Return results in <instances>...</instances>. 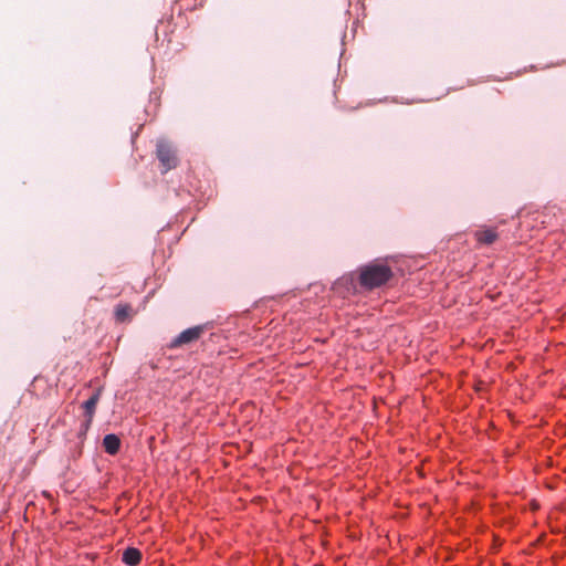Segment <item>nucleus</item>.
Listing matches in <instances>:
<instances>
[{"instance_id": "f257e3e1", "label": "nucleus", "mask_w": 566, "mask_h": 566, "mask_svg": "<svg viewBox=\"0 0 566 566\" xmlns=\"http://www.w3.org/2000/svg\"><path fill=\"white\" fill-rule=\"evenodd\" d=\"M358 274L360 286L369 291L385 285L394 275L386 263L378 261L360 266Z\"/></svg>"}, {"instance_id": "f03ea898", "label": "nucleus", "mask_w": 566, "mask_h": 566, "mask_svg": "<svg viewBox=\"0 0 566 566\" xmlns=\"http://www.w3.org/2000/svg\"><path fill=\"white\" fill-rule=\"evenodd\" d=\"M157 158L159 159L164 172L174 169L178 165V158L171 144L166 140H159L156 147Z\"/></svg>"}, {"instance_id": "7ed1b4c3", "label": "nucleus", "mask_w": 566, "mask_h": 566, "mask_svg": "<svg viewBox=\"0 0 566 566\" xmlns=\"http://www.w3.org/2000/svg\"><path fill=\"white\" fill-rule=\"evenodd\" d=\"M206 332V325H197L182 331L170 343V348L181 347L198 340Z\"/></svg>"}, {"instance_id": "20e7f679", "label": "nucleus", "mask_w": 566, "mask_h": 566, "mask_svg": "<svg viewBox=\"0 0 566 566\" xmlns=\"http://www.w3.org/2000/svg\"><path fill=\"white\" fill-rule=\"evenodd\" d=\"M114 316L117 323H125L133 318L134 310L128 303H119L114 308Z\"/></svg>"}, {"instance_id": "39448f33", "label": "nucleus", "mask_w": 566, "mask_h": 566, "mask_svg": "<svg viewBox=\"0 0 566 566\" xmlns=\"http://www.w3.org/2000/svg\"><path fill=\"white\" fill-rule=\"evenodd\" d=\"M101 391H102L101 388L97 389V391L94 395H92V397L83 403V408L85 409V415L87 417V424H90L93 420L95 409H96V406H97L99 397H101Z\"/></svg>"}, {"instance_id": "423d86ee", "label": "nucleus", "mask_w": 566, "mask_h": 566, "mask_svg": "<svg viewBox=\"0 0 566 566\" xmlns=\"http://www.w3.org/2000/svg\"><path fill=\"white\" fill-rule=\"evenodd\" d=\"M103 447L108 454H116L120 448V439L114 434H106L103 439Z\"/></svg>"}, {"instance_id": "0eeeda50", "label": "nucleus", "mask_w": 566, "mask_h": 566, "mask_svg": "<svg viewBox=\"0 0 566 566\" xmlns=\"http://www.w3.org/2000/svg\"><path fill=\"white\" fill-rule=\"evenodd\" d=\"M122 559L128 566H137L142 560V553L135 547H128L124 551Z\"/></svg>"}, {"instance_id": "6e6552de", "label": "nucleus", "mask_w": 566, "mask_h": 566, "mask_svg": "<svg viewBox=\"0 0 566 566\" xmlns=\"http://www.w3.org/2000/svg\"><path fill=\"white\" fill-rule=\"evenodd\" d=\"M475 238L480 243L492 244L497 239V233L492 229L480 230L475 233Z\"/></svg>"}]
</instances>
